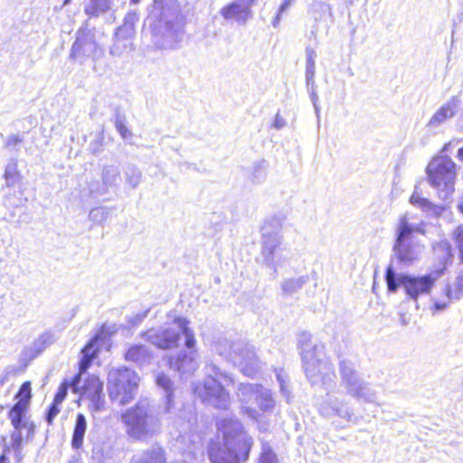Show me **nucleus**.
<instances>
[{
  "instance_id": "obj_1",
  "label": "nucleus",
  "mask_w": 463,
  "mask_h": 463,
  "mask_svg": "<svg viewBox=\"0 0 463 463\" xmlns=\"http://www.w3.org/2000/svg\"><path fill=\"white\" fill-rule=\"evenodd\" d=\"M189 321L184 317H176L165 328H151L142 333V337L160 349L177 347L180 335L185 338V346L189 352L182 351L176 356L169 358V365L181 374H191L198 368V354L195 350V337L188 327Z\"/></svg>"
},
{
  "instance_id": "obj_2",
  "label": "nucleus",
  "mask_w": 463,
  "mask_h": 463,
  "mask_svg": "<svg viewBox=\"0 0 463 463\" xmlns=\"http://www.w3.org/2000/svg\"><path fill=\"white\" fill-rule=\"evenodd\" d=\"M222 435L223 448L212 442L208 454L211 463H240L248 460L252 439L244 431L242 424L236 419H223L217 423Z\"/></svg>"
},
{
  "instance_id": "obj_3",
  "label": "nucleus",
  "mask_w": 463,
  "mask_h": 463,
  "mask_svg": "<svg viewBox=\"0 0 463 463\" xmlns=\"http://www.w3.org/2000/svg\"><path fill=\"white\" fill-rule=\"evenodd\" d=\"M413 233L425 234V223L411 222L409 213L402 214L395 224L392 257L402 267L414 265L420 260L424 245L413 239Z\"/></svg>"
},
{
  "instance_id": "obj_4",
  "label": "nucleus",
  "mask_w": 463,
  "mask_h": 463,
  "mask_svg": "<svg viewBox=\"0 0 463 463\" xmlns=\"http://www.w3.org/2000/svg\"><path fill=\"white\" fill-rule=\"evenodd\" d=\"M301 355L306 375L310 383L321 384L326 391L335 387V375L333 365L324 354L322 345L312 344L308 335L300 340Z\"/></svg>"
},
{
  "instance_id": "obj_5",
  "label": "nucleus",
  "mask_w": 463,
  "mask_h": 463,
  "mask_svg": "<svg viewBox=\"0 0 463 463\" xmlns=\"http://www.w3.org/2000/svg\"><path fill=\"white\" fill-rule=\"evenodd\" d=\"M127 435L135 440L144 441L157 435L161 421L147 400H140L121 415Z\"/></svg>"
},
{
  "instance_id": "obj_6",
  "label": "nucleus",
  "mask_w": 463,
  "mask_h": 463,
  "mask_svg": "<svg viewBox=\"0 0 463 463\" xmlns=\"http://www.w3.org/2000/svg\"><path fill=\"white\" fill-rule=\"evenodd\" d=\"M208 373L213 375H209L203 383L196 384L194 388V393L209 405L222 410L228 409L231 397L223 384L233 383L232 378L213 364L208 365Z\"/></svg>"
},
{
  "instance_id": "obj_7",
  "label": "nucleus",
  "mask_w": 463,
  "mask_h": 463,
  "mask_svg": "<svg viewBox=\"0 0 463 463\" xmlns=\"http://www.w3.org/2000/svg\"><path fill=\"white\" fill-rule=\"evenodd\" d=\"M439 277V272L421 276L398 274L391 263L386 269L385 280L389 292L394 293L399 287H402L406 295L416 301L420 296L429 295L431 292Z\"/></svg>"
},
{
  "instance_id": "obj_8",
  "label": "nucleus",
  "mask_w": 463,
  "mask_h": 463,
  "mask_svg": "<svg viewBox=\"0 0 463 463\" xmlns=\"http://www.w3.org/2000/svg\"><path fill=\"white\" fill-rule=\"evenodd\" d=\"M455 169L456 165L449 156L435 157L427 166L428 180L442 200L448 199L454 192Z\"/></svg>"
},
{
  "instance_id": "obj_9",
  "label": "nucleus",
  "mask_w": 463,
  "mask_h": 463,
  "mask_svg": "<svg viewBox=\"0 0 463 463\" xmlns=\"http://www.w3.org/2000/svg\"><path fill=\"white\" fill-rule=\"evenodd\" d=\"M139 377L129 368H114L109 373L108 390L111 400L124 405L134 399L138 386Z\"/></svg>"
},
{
  "instance_id": "obj_10",
  "label": "nucleus",
  "mask_w": 463,
  "mask_h": 463,
  "mask_svg": "<svg viewBox=\"0 0 463 463\" xmlns=\"http://www.w3.org/2000/svg\"><path fill=\"white\" fill-rule=\"evenodd\" d=\"M223 344L229 346L228 350L222 348L221 343L215 345V350L231 360L245 375L252 376L260 369V362L252 345L243 341L229 344L224 340Z\"/></svg>"
},
{
  "instance_id": "obj_11",
  "label": "nucleus",
  "mask_w": 463,
  "mask_h": 463,
  "mask_svg": "<svg viewBox=\"0 0 463 463\" xmlns=\"http://www.w3.org/2000/svg\"><path fill=\"white\" fill-rule=\"evenodd\" d=\"M340 385L346 393L357 400L366 402H373L376 399V392L369 383L364 382L358 374L352 362L342 360L339 363Z\"/></svg>"
},
{
  "instance_id": "obj_12",
  "label": "nucleus",
  "mask_w": 463,
  "mask_h": 463,
  "mask_svg": "<svg viewBox=\"0 0 463 463\" xmlns=\"http://www.w3.org/2000/svg\"><path fill=\"white\" fill-rule=\"evenodd\" d=\"M150 18L169 32H177L183 25L184 15L176 0H154Z\"/></svg>"
},
{
  "instance_id": "obj_13",
  "label": "nucleus",
  "mask_w": 463,
  "mask_h": 463,
  "mask_svg": "<svg viewBox=\"0 0 463 463\" xmlns=\"http://www.w3.org/2000/svg\"><path fill=\"white\" fill-rule=\"evenodd\" d=\"M26 410L27 408L24 407V402H17L8 414V418L14 430L11 435V439L15 449L21 446L23 430L26 431L27 439H32L34 435V425L26 418Z\"/></svg>"
},
{
  "instance_id": "obj_14",
  "label": "nucleus",
  "mask_w": 463,
  "mask_h": 463,
  "mask_svg": "<svg viewBox=\"0 0 463 463\" xmlns=\"http://www.w3.org/2000/svg\"><path fill=\"white\" fill-rule=\"evenodd\" d=\"M282 241L275 238L262 241L261 255L263 263L277 271V269L283 266L290 259L289 252L281 248Z\"/></svg>"
},
{
  "instance_id": "obj_15",
  "label": "nucleus",
  "mask_w": 463,
  "mask_h": 463,
  "mask_svg": "<svg viewBox=\"0 0 463 463\" xmlns=\"http://www.w3.org/2000/svg\"><path fill=\"white\" fill-rule=\"evenodd\" d=\"M460 99L453 96L443 103L430 118L426 124L429 132H437L449 119H451L458 111Z\"/></svg>"
},
{
  "instance_id": "obj_16",
  "label": "nucleus",
  "mask_w": 463,
  "mask_h": 463,
  "mask_svg": "<svg viewBox=\"0 0 463 463\" xmlns=\"http://www.w3.org/2000/svg\"><path fill=\"white\" fill-rule=\"evenodd\" d=\"M318 411L323 416H337L347 421L351 420L354 416L353 410L347 402L329 392L326 393V397L319 403Z\"/></svg>"
},
{
  "instance_id": "obj_17",
  "label": "nucleus",
  "mask_w": 463,
  "mask_h": 463,
  "mask_svg": "<svg viewBox=\"0 0 463 463\" xmlns=\"http://www.w3.org/2000/svg\"><path fill=\"white\" fill-rule=\"evenodd\" d=\"M98 50L94 34L90 30H80L77 33L76 41L72 44L71 57L80 61L93 56Z\"/></svg>"
},
{
  "instance_id": "obj_18",
  "label": "nucleus",
  "mask_w": 463,
  "mask_h": 463,
  "mask_svg": "<svg viewBox=\"0 0 463 463\" xmlns=\"http://www.w3.org/2000/svg\"><path fill=\"white\" fill-rule=\"evenodd\" d=\"M260 388L259 384L241 383L238 387L236 395L241 403V413L246 415L250 419L258 420L259 411L249 405L252 400H256V396Z\"/></svg>"
},
{
  "instance_id": "obj_19",
  "label": "nucleus",
  "mask_w": 463,
  "mask_h": 463,
  "mask_svg": "<svg viewBox=\"0 0 463 463\" xmlns=\"http://www.w3.org/2000/svg\"><path fill=\"white\" fill-rule=\"evenodd\" d=\"M254 0H234L223 6L220 14L228 21L234 20L239 24H245L251 14V5Z\"/></svg>"
},
{
  "instance_id": "obj_20",
  "label": "nucleus",
  "mask_w": 463,
  "mask_h": 463,
  "mask_svg": "<svg viewBox=\"0 0 463 463\" xmlns=\"http://www.w3.org/2000/svg\"><path fill=\"white\" fill-rule=\"evenodd\" d=\"M103 383L95 375L89 376L81 387V396L90 400L97 410L102 399Z\"/></svg>"
},
{
  "instance_id": "obj_21",
  "label": "nucleus",
  "mask_w": 463,
  "mask_h": 463,
  "mask_svg": "<svg viewBox=\"0 0 463 463\" xmlns=\"http://www.w3.org/2000/svg\"><path fill=\"white\" fill-rule=\"evenodd\" d=\"M285 222V216L281 214H276L269 217L261 229L262 232V241H269L275 238H279V241H283L281 231Z\"/></svg>"
},
{
  "instance_id": "obj_22",
  "label": "nucleus",
  "mask_w": 463,
  "mask_h": 463,
  "mask_svg": "<svg viewBox=\"0 0 463 463\" xmlns=\"http://www.w3.org/2000/svg\"><path fill=\"white\" fill-rule=\"evenodd\" d=\"M125 359L128 362L137 364L138 365L149 364L153 359L152 351L143 345H131L126 354Z\"/></svg>"
},
{
  "instance_id": "obj_23",
  "label": "nucleus",
  "mask_w": 463,
  "mask_h": 463,
  "mask_svg": "<svg viewBox=\"0 0 463 463\" xmlns=\"http://www.w3.org/2000/svg\"><path fill=\"white\" fill-rule=\"evenodd\" d=\"M410 203L417 208H420L421 211L430 216H440L444 211L443 206L433 204L430 201L422 197L418 193L417 187H415L414 192L410 197Z\"/></svg>"
},
{
  "instance_id": "obj_24",
  "label": "nucleus",
  "mask_w": 463,
  "mask_h": 463,
  "mask_svg": "<svg viewBox=\"0 0 463 463\" xmlns=\"http://www.w3.org/2000/svg\"><path fill=\"white\" fill-rule=\"evenodd\" d=\"M101 180L107 189L118 186L121 180L118 166L116 165H104L101 172Z\"/></svg>"
},
{
  "instance_id": "obj_25",
  "label": "nucleus",
  "mask_w": 463,
  "mask_h": 463,
  "mask_svg": "<svg viewBox=\"0 0 463 463\" xmlns=\"http://www.w3.org/2000/svg\"><path fill=\"white\" fill-rule=\"evenodd\" d=\"M156 383L158 386L163 388L165 392V406L164 409V412L173 414L175 413L174 411V400H173V392H172V382L169 377L160 374L156 377Z\"/></svg>"
},
{
  "instance_id": "obj_26",
  "label": "nucleus",
  "mask_w": 463,
  "mask_h": 463,
  "mask_svg": "<svg viewBox=\"0 0 463 463\" xmlns=\"http://www.w3.org/2000/svg\"><path fill=\"white\" fill-rule=\"evenodd\" d=\"M87 429L86 418L83 414L79 413L76 418V423L73 430L71 444L73 448L79 449L83 443V438Z\"/></svg>"
},
{
  "instance_id": "obj_27",
  "label": "nucleus",
  "mask_w": 463,
  "mask_h": 463,
  "mask_svg": "<svg viewBox=\"0 0 463 463\" xmlns=\"http://www.w3.org/2000/svg\"><path fill=\"white\" fill-rule=\"evenodd\" d=\"M135 33L136 30L134 24V16L128 15V17H126L124 24L118 28L115 33V38L133 42Z\"/></svg>"
},
{
  "instance_id": "obj_28",
  "label": "nucleus",
  "mask_w": 463,
  "mask_h": 463,
  "mask_svg": "<svg viewBox=\"0 0 463 463\" xmlns=\"http://www.w3.org/2000/svg\"><path fill=\"white\" fill-rule=\"evenodd\" d=\"M317 52L311 48H306V82L307 85L314 84L316 75Z\"/></svg>"
},
{
  "instance_id": "obj_29",
  "label": "nucleus",
  "mask_w": 463,
  "mask_h": 463,
  "mask_svg": "<svg viewBox=\"0 0 463 463\" xmlns=\"http://www.w3.org/2000/svg\"><path fill=\"white\" fill-rule=\"evenodd\" d=\"M255 401L262 411H272L276 404L270 391L269 389L264 388L261 385L258 392Z\"/></svg>"
},
{
  "instance_id": "obj_30",
  "label": "nucleus",
  "mask_w": 463,
  "mask_h": 463,
  "mask_svg": "<svg viewBox=\"0 0 463 463\" xmlns=\"http://www.w3.org/2000/svg\"><path fill=\"white\" fill-rule=\"evenodd\" d=\"M96 344L97 337H94L82 349V357L80 363V373H82L83 371H86L88 369L91 363V360L94 358L98 351Z\"/></svg>"
},
{
  "instance_id": "obj_31",
  "label": "nucleus",
  "mask_w": 463,
  "mask_h": 463,
  "mask_svg": "<svg viewBox=\"0 0 463 463\" xmlns=\"http://www.w3.org/2000/svg\"><path fill=\"white\" fill-rule=\"evenodd\" d=\"M113 0H90L85 6V12L89 15L98 16L111 8Z\"/></svg>"
},
{
  "instance_id": "obj_32",
  "label": "nucleus",
  "mask_w": 463,
  "mask_h": 463,
  "mask_svg": "<svg viewBox=\"0 0 463 463\" xmlns=\"http://www.w3.org/2000/svg\"><path fill=\"white\" fill-rule=\"evenodd\" d=\"M126 184L132 189L137 188L142 180V173L139 168L134 165H128L124 170Z\"/></svg>"
},
{
  "instance_id": "obj_33",
  "label": "nucleus",
  "mask_w": 463,
  "mask_h": 463,
  "mask_svg": "<svg viewBox=\"0 0 463 463\" xmlns=\"http://www.w3.org/2000/svg\"><path fill=\"white\" fill-rule=\"evenodd\" d=\"M165 460L164 449L157 444H154L144 452L142 463H164Z\"/></svg>"
},
{
  "instance_id": "obj_34",
  "label": "nucleus",
  "mask_w": 463,
  "mask_h": 463,
  "mask_svg": "<svg viewBox=\"0 0 463 463\" xmlns=\"http://www.w3.org/2000/svg\"><path fill=\"white\" fill-rule=\"evenodd\" d=\"M307 281V277H306V276L292 278V279L284 280L281 284V288L285 294L290 295V294L299 290Z\"/></svg>"
},
{
  "instance_id": "obj_35",
  "label": "nucleus",
  "mask_w": 463,
  "mask_h": 463,
  "mask_svg": "<svg viewBox=\"0 0 463 463\" xmlns=\"http://www.w3.org/2000/svg\"><path fill=\"white\" fill-rule=\"evenodd\" d=\"M133 49V42L126 40L114 39V43L110 47V54L113 56H121L124 52Z\"/></svg>"
},
{
  "instance_id": "obj_36",
  "label": "nucleus",
  "mask_w": 463,
  "mask_h": 463,
  "mask_svg": "<svg viewBox=\"0 0 463 463\" xmlns=\"http://www.w3.org/2000/svg\"><path fill=\"white\" fill-rule=\"evenodd\" d=\"M268 168V162L260 160L254 163L252 168V180L256 183L262 182L266 177V170Z\"/></svg>"
},
{
  "instance_id": "obj_37",
  "label": "nucleus",
  "mask_w": 463,
  "mask_h": 463,
  "mask_svg": "<svg viewBox=\"0 0 463 463\" xmlns=\"http://www.w3.org/2000/svg\"><path fill=\"white\" fill-rule=\"evenodd\" d=\"M109 210L105 207H96V208H93L90 213H89V218L93 222H96V223H103L104 222L107 221L108 217H109Z\"/></svg>"
},
{
  "instance_id": "obj_38",
  "label": "nucleus",
  "mask_w": 463,
  "mask_h": 463,
  "mask_svg": "<svg viewBox=\"0 0 463 463\" xmlns=\"http://www.w3.org/2000/svg\"><path fill=\"white\" fill-rule=\"evenodd\" d=\"M277 456L269 444H263L259 463H276Z\"/></svg>"
},
{
  "instance_id": "obj_39",
  "label": "nucleus",
  "mask_w": 463,
  "mask_h": 463,
  "mask_svg": "<svg viewBox=\"0 0 463 463\" xmlns=\"http://www.w3.org/2000/svg\"><path fill=\"white\" fill-rule=\"evenodd\" d=\"M18 402H24V407L27 408L31 400V384L29 382L24 383L16 395Z\"/></svg>"
},
{
  "instance_id": "obj_40",
  "label": "nucleus",
  "mask_w": 463,
  "mask_h": 463,
  "mask_svg": "<svg viewBox=\"0 0 463 463\" xmlns=\"http://www.w3.org/2000/svg\"><path fill=\"white\" fill-rule=\"evenodd\" d=\"M115 128L122 138L127 139L132 136L131 131L127 128L125 118L121 116H117L115 121Z\"/></svg>"
},
{
  "instance_id": "obj_41",
  "label": "nucleus",
  "mask_w": 463,
  "mask_h": 463,
  "mask_svg": "<svg viewBox=\"0 0 463 463\" xmlns=\"http://www.w3.org/2000/svg\"><path fill=\"white\" fill-rule=\"evenodd\" d=\"M15 164H9L5 167V178L6 180L7 185H14L17 179V169Z\"/></svg>"
},
{
  "instance_id": "obj_42",
  "label": "nucleus",
  "mask_w": 463,
  "mask_h": 463,
  "mask_svg": "<svg viewBox=\"0 0 463 463\" xmlns=\"http://www.w3.org/2000/svg\"><path fill=\"white\" fill-rule=\"evenodd\" d=\"M455 243L459 250L461 260H463V225H459L453 232Z\"/></svg>"
},
{
  "instance_id": "obj_43",
  "label": "nucleus",
  "mask_w": 463,
  "mask_h": 463,
  "mask_svg": "<svg viewBox=\"0 0 463 463\" xmlns=\"http://www.w3.org/2000/svg\"><path fill=\"white\" fill-rule=\"evenodd\" d=\"M103 139V134L100 133L95 140L90 143V150L93 155H97L102 151Z\"/></svg>"
},
{
  "instance_id": "obj_44",
  "label": "nucleus",
  "mask_w": 463,
  "mask_h": 463,
  "mask_svg": "<svg viewBox=\"0 0 463 463\" xmlns=\"http://www.w3.org/2000/svg\"><path fill=\"white\" fill-rule=\"evenodd\" d=\"M308 87L311 88V92H310V99H311V101L313 103V106H314V109H315V112L317 114V117L319 118V112H320V108L318 106V95L315 90V83L312 85L310 84Z\"/></svg>"
},
{
  "instance_id": "obj_45",
  "label": "nucleus",
  "mask_w": 463,
  "mask_h": 463,
  "mask_svg": "<svg viewBox=\"0 0 463 463\" xmlns=\"http://www.w3.org/2000/svg\"><path fill=\"white\" fill-rule=\"evenodd\" d=\"M68 384L63 383L58 389V392L54 397V401L56 403H61L67 395Z\"/></svg>"
},
{
  "instance_id": "obj_46",
  "label": "nucleus",
  "mask_w": 463,
  "mask_h": 463,
  "mask_svg": "<svg viewBox=\"0 0 463 463\" xmlns=\"http://www.w3.org/2000/svg\"><path fill=\"white\" fill-rule=\"evenodd\" d=\"M61 403H56L53 402L52 406L50 407L48 413L46 415V420L49 424L52 423L53 419L57 416V414L60 412L59 405Z\"/></svg>"
},
{
  "instance_id": "obj_47",
  "label": "nucleus",
  "mask_w": 463,
  "mask_h": 463,
  "mask_svg": "<svg viewBox=\"0 0 463 463\" xmlns=\"http://www.w3.org/2000/svg\"><path fill=\"white\" fill-rule=\"evenodd\" d=\"M146 314H147V311L136 314V315L132 316L131 317H129L128 323L133 326H137L144 320V318L146 317Z\"/></svg>"
},
{
  "instance_id": "obj_48",
  "label": "nucleus",
  "mask_w": 463,
  "mask_h": 463,
  "mask_svg": "<svg viewBox=\"0 0 463 463\" xmlns=\"http://www.w3.org/2000/svg\"><path fill=\"white\" fill-rule=\"evenodd\" d=\"M21 142H22V137L19 135H12V136L8 137V138L5 142V146H15Z\"/></svg>"
},
{
  "instance_id": "obj_49",
  "label": "nucleus",
  "mask_w": 463,
  "mask_h": 463,
  "mask_svg": "<svg viewBox=\"0 0 463 463\" xmlns=\"http://www.w3.org/2000/svg\"><path fill=\"white\" fill-rule=\"evenodd\" d=\"M286 126V120L285 118H283L279 114H277L276 117H275V120H274V123H273V127L276 128V129H281L282 128H284Z\"/></svg>"
},
{
  "instance_id": "obj_50",
  "label": "nucleus",
  "mask_w": 463,
  "mask_h": 463,
  "mask_svg": "<svg viewBox=\"0 0 463 463\" xmlns=\"http://www.w3.org/2000/svg\"><path fill=\"white\" fill-rule=\"evenodd\" d=\"M448 304V301H434L433 308L435 311H442L447 307Z\"/></svg>"
},
{
  "instance_id": "obj_51",
  "label": "nucleus",
  "mask_w": 463,
  "mask_h": 463,
  "mask_svg": "<svg viewBox=\"0 0 463 463\" xmlns=\"http://www.w3.org/2000/svg\"><path fill=\"white\" fill-rule=\"evenodd\" d=\"M294 0H284L283 4L280 5L279 11V13H284L293 3Z\"/></svg>"
},
{
  "instance_id": "obj_52",
  "label": "nucleus",
  "mask_w": 463,
  "mask_h": 463,
  "mask_svg": "<svg viewBox=\"0 0 463 463\" xmlns=\"http://www.w3.org/2000/svg\"><path fill=\"white\" fill-rule=\"evenodd\" d=\"M80 374L77 375L71 383V387L74 392H78V389H79L78 385L80 383Z\"/></svg>"
},
{
  "instance_id": "obj_53",
  "label": "nucleus",
  "mask_w": 463,
  "mask_h": 463,
  "mask_svg": "<svg viewBox=\"0 0 463 463\" xmlns=\"http://www.w3.org/2000/svg\"><path fill=\"white\" fill-rule=\"evenodd\" d=\"M281 14H282V13H279V11H278L276 17L272 21V24L274 27H277L279 25V24L280 22Z\"/></svg>"
},
{
  "instance_id": "obj_54",
  "label": "nucleus",
  "mask_w": 463,
  "mask_h": 463,
  "mask_svg": "<svg viewBox=\"0 0 463 463\" xmlns=\"http://www.w3.org/2000/svg\"><path fill=\"white\" fill-rule=\"evenodd\" d=\"M458 158L463 162V146L458 151Z\"/></svg>"
},
{
  "instance_id": "obj_55",
  "label": "nucleus",
  "mask_w": 463,
  "mask_h": 463,
  "mask_svg": "<svg viewBox=\"0 0 463 463\" xmlns=\"http://www.w3.org/2000/svg\"><path fill=\"white\" fill-rule=\"evenodd\" d=\"M277 377H278V380H279V383H280V389H281V391L284 392H285V385H284V383L281 381V378H280V376H279V374L277 375Z\"/></svg>"
},
{
  "instance_id": "obj_56",
  "label": "nucleus",
  "mask_w": 463,
  "mask_h": 463,
  "mask_svg": "<svg viewBox=\"0 0 463 463\" xmlns=\"http://www.w3.org/2000/svg\"><path fill=\"white\" fill-rule=\"evenodd\" d=\"M458 211L463 213V199L458 204Z\"/></svg>"
},
{
  "instance_id": "obj_57",
  "label": "nucleus",
  "mask_w": 463,
  "mask_h": 463,
  "mask_svg": "<svg viewBox=\"0 0 463 463\" xmlns=\"http://www.w3.org/2000/svg\"><path fill=\"white\" fill-rule=\"evenodd\" d=\"M440 245H441V246H443L445 249H447V250H450V246H449V242H448V241H442V242L440 243Z\"/></svg>"
},
{
  "instance_id": "obj_58",
  "label": "nucleus",
  "mask_w": 463,
  "mask_h": 463,
  "mask_svg": "<svg viewBox=\"0 0 463 463\" xmlns=\"http://www.w3.org/2000/svg\"><path fill=\"white\" fill-rule=\"evenodd\" d=\"M445 290H446V295H447L448 298L449 299L450 290H449V287H446Z\"/></svg>"
},
{
  "instance_id": "obj_59",
  "label": "nucleus",
  "mask_w": 463,
  "mask_h": 463,
  "mask_svg": "<svg viewBox=\"0 0 463 463\" xmlns=\"http://www.w3.org/2000/svg\"><path fill=\"white\" fill-rule=\"evenodd\" d=\"M5 459V455L3 453L0 455V463H3V461Z\"/></svg>"
},
{
  "instance_id": "obj_60",
  "label": "nucleus",
  "mask_w": 463,
  "mask_h": 463,
  "mask_svg": "<svg viewBox=\"0 0 463 463\" xmlns=\"http://www.w3.org/2000/svg\"><path fill=\"white\" fill-rule=\"evenodd\" d=\"M71 1V0H64V2H63V5H69Z\"/></svg>"
},
{
  "instance_id": "obj_61",
  "label": "nucleus",
  "mask_w": 463,
  "mask_h": 463,
  "mask_svg": "<svg viewBox=\"0 0 463 463\" xmlns=\"http://www.w3.org/2000/svg\"><path fill=\"white\" fill-rule=\"evenodd\" d=\"M140 1H141V0H131V2H132L133 4H135V5H136V4H138Z\"/></svg>"
},
{
  "instance_id": "obj_62",
  "label": "nucleus",
  "mask_w": 463,
  "mask_h": 463,
  "mask_svg": "<svg viewBox=\"0 0 463 463\" xmlns=\"http://www.w3.org/2000/svg\"><path fill=\"white\" fill-rule=\"evenodd\" d=\"M451 145V142L448 143L445 146H444V149H447L448 146H449Z\"/></svg>"
},
{
  "instance_id": "obj_63",
  "label": "nucleus",
  "mask_w": 463,
  "mask_h": 463,
  "mask_svg": "<svg viewBox=\"0 0 463 463\" xmlns=\"http://www.w3.org/2000/svg\"><path fill=\"white\" fill-rule=\"evenodd\" d=\"M4 383V379H1L0 380V384H3Z\"/></svg>"
}]
</instances>
